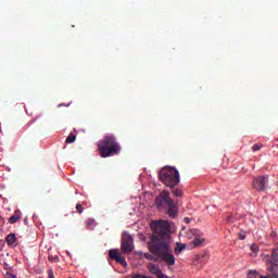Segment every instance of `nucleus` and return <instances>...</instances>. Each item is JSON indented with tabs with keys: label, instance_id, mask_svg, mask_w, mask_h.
Listing matches in <instances>:
<instances>
[{
	"label": "nucleus",
	"instance_id": "3",
	"mask_svg": "<svg viewBox=\"0 0 278 278\" xmlns=\"http://www.w3.org/2000/svg\"><path fill=\"white\" fill-rule=\"evenodd\" d=\"M155 205L157 210L167 212L169 218H175V216H177V204H175V200L170 198V192L168 190H163L155 198Z\"/></svg>",
	"mask_w": 278,
	"mask_h": 278
},
{
	"label": "nucleus",
	"instance_id": "4",
	"mask_svg": "<svg viewBox=\"0 0 278 278\" xmlns=\"http://www.w3.org/2000/svg\"><path fill=\"white\" fill-rule=\"evenodd\" d=\"M159 178L160 181H162V184H164V186L167 188H175L176 186H179V170H177L175 167H163L159 173Z\"/></svg>",
	"mask_w": 278,
	"mask_h": 278
},
{
	"label": "nucleus",
	"instance_id": "7",
	"mask_svg": "<svg viewBox=\"0 0 278 278\" xmlns=\"http://www.w3.org/2000/svg\"><path fill=\"white\" fill-rule=\"evenodd\" d=\"M190 233L193 236L191 244H193L194 248L203 247V244H205V238H203V232L201 230L191 229Z\"/></svg>",
	"mask_w": 278,
	"mask_h": 278
},
{
	"label": "nucleus",
	"instance_id": "24",
	"mask_svg": "<svg viewBox=\"0 0 278 278\" xmlns=\"http://www.w3.org/2000/svg\"><path fill=\"white\" fill-rule=\"evenodd\" d=\"M229 220H231V216H228V217L226 218V223H229Z\"/></svg>",
	"mask_w": 278,
	"mask_h": 278
},
{
	"label": "nucleus",
	"instance_id": "19",
	"mask_svg": "<svg viewBox=\"0 0 278 278\" xmlns=\"http://www.w3.org/2000/svg\"><path fill=\"white\" fill-rule=\"evenodd\" d=\"M76 210L78 212V214H84V206L81 204H76Z\"/></svg>",
	"mask_w": 278,
	"mask_h": 278
},
{
	"label": "nucleus",
	"instance_id": "12",
	"mask_svg": "<svg viewBox=\"0 0 278 278\" xmlns=\"http://www.w3.org/2000/svg\"><path fill=\"white\" fill-rule=\"evenodd\" d=\"M5 240H7V244H9V247H14V244H16V235L10 233L7 236Z\"/></svg>",
	"mask_w": 278,
	"mask_h": 278
},
{
	"label": "nucleus",
	"instance_id": "22",
	"mask_svg": "<svg viewBox=\"0 0 278 278\" xmlns=\"http://www.w3.org/2000/svg\"><path fill=\"white\" fill-rule=\"evenodd\" d=\"M5 278H16V275H13L12 273H7Z\"/></svg>",
	"mask_w": 278,
	"mask_h": 278
},
{
	"label": "nucleus",
	"instance_id": "11",
	"mask_svg": "<svg viewBox=\"0 0 278 278\" xmlns=\"http://www.w3.org/2000/svg\"><path fill=\"white\" fill-rule=\"evenodd\" d=\"M23 218V215L21 214V211H15L14 214L9 218V223L11 225H14L16 223H18V220H21Z\"/></svg>",
	"mask_w": 278,
	"mask_h": 278
},
{
	"label": "nucleus",
	"instance_id": "20",
	"mask_svg": "<svg viewBox=\"0 0 278 278\" xmlns=\"http://www.w3.org/2000/svg\"><path fill=\"white\" fill-rule=\"evenodd\" d=\"M132 278H151V277L144 276V275H140V274H135V275L132 276Z\"/></svg>",
	"mask_w": 278,
	"mask_h": 278
},
{
	"label": "nucleus",
	"instance_id": "17",
	"mask_svg": "<svg viewBox=\"0 0 278 278\" xmlns=\"http://www.w3.org/2000/svg\"><path fill=\"white\" fill-rule=\"evenodd\" d=\"M257 277H260V274H257V271L255 270H250L248 273V278H257Z\"/></svg>",
	"mask_w": 278,
	"mask_h": 278
},
{
	"label": "nucleus",
	"instance_id": "13",
	"mask_svg": "<svg viewBox=\"0 0 278 278\" xmlns=\"http://www.w3.org/2000/svg\"><path fill=\"white\" fill-rule=\"evenodd\" d=\"M86 225H87V229L92 230L97 226V223L94 222V219L89 218L87 219Z\"/></svg>",
	"mask_w": 278,
	"mask_h": 278
},
{
	"label": "nucleus",
	"instance_id": "2",
	"mask_svg": "<svg viewBox=\"0 0 278 278\" xmlns=\"http://www.w3.org/2000/svg\"><path fill=\"white\" fill-rule=\"evenodd\" d=\"M98 151L101 157H113L121 153V143L116 141L114 135H106L98 141Z\"/></svg>",
	"mask_w": 278,
	"mask_h": 278
},
{
	"label": "nucleus",
	"instance_id": "25",
	"mask_svg": "<svg viewBox=\"0 0 278 278\" xmlns=\"http://www.w3.org/2000/svg\"><path fill=\"white\" fill-rule=\"evenodd\" d=\"M247 238L245 236H240V240H244Z\"/></svg>",
	"mask_w": 278,
	"mask_h": 278
},
{
	"label": "nucleus",
	"instance_id": "10",
	"mask_svg": "<svg viewBox=\"0 0 278 278\" xmlns=\"http://www.w3.org/2000/svg\"><path fill=\"white\" fill-rule=\"evenodd\" d=\"M109 257L111 260H115L117 264H121L122 266H127V261L121 253H118V250H110L109 251Z\"/></svg>",
	"mask_w": 278,
	"mask_h": 278
},
{
	"label": "nucleus",
	"instance_id": "6",
	"mask_svg": "<svg viewBox=\"0 0 278 278\" xmlns=\"http://www.w3.org/2000/svg\"><path fill=\"white\" fill-rule=\"evenodd\" d=\"M252 187L254 190H257V192H266V189L268 188V178L267 176H258L253 179Z\"/></svg>",
	"mask_w": 278,
	"mask_h": 278
},
{
	"label": "nucleus",
	"instance_id": "14",
	"mask_svg": "<svg viewBox=\"0 0 278 278\" xmlns=\"http://www.w3.org/2000/svg\"><path fill=\"white\" fill-rule=\"evenodd\" d=\"M251 251L253 252L251 254L252 257H257V251H260V247H257V244L253 243L251 247H250Z\"/></svg>",
	"mask_w": 278,
	"mask_h": 278
},
{
	"label": "nucleus",
	"instance_id": "8",
	"mask_svg": "<svg viewBox=\"0 0 278 278\" xmlns=\"http://www.w3.org/2000/svg\"><path fill=\"white\" fill-rule=\"evenodd\" d=\"M134 251V238L129 235L122 237V253H131Z\"/></svg>",
	"mask_w": 278,
	"mask_h": 278
},
{
	"label": "nucleus",
	"instance_id": "15",
	"mask_svg": "<svg viewBox=\"0 0 278 278\" xmlns=\"http://www.w3.org/2000/svg\"><path fill=\"white\" fill-rule=\"evenodd\" d=\"M77 140V136L70 134L65 140L66 144H73Z\"/></svg>",
	"mask_w": 278,
	"mask_h": 278
},
{
	"label": "nucleus",
	"instance_id": "23",
	"mask_svg": "<svg viewBox=\"0 0 278 278\" xmlns=\"http://www.w3.org/2000/svg\"><path fill=\"white\" fill-rule=\"evenodd\" d=\"M185 247H180L178 250V253H181V251H184Z\"/></svg>",
	"mask_w": 278,
	"mask_h": 278
},
{
	"label": "nucleus",
	"instance_id": "9",
	"mask_svg": "<svg viewBox=\"0 0 278 278\" xmlns=\"http://www.w3.org/2000/svg\"><path fill=\"white\" fill-rule=\"evenodd\" d=\"M147 268L150 275H153L156 278H168L166 274L162 273V268H160V265H155L154 263H149Z\"/></svg>",
	"mask_w": 278,
	"mask_h": 278
},
{
	"label": "nucleus",
	"instance_id": "16",
	"mask_svg": "<svg viewBox=\"0 0 278 278\" xmlns=\"http://www.w3.org/2000/svg\"><path fill=\"white\" fill-rule=\"evenodd\" d=\"M172 190V194H174V197H182L184 194V191H181V189H178V188H170Z\"/></svg>",
	"mask_w": 278,
	"mask_h": 278
},
{
	"label": "nucleus",
	"instance_id": "1",
	"mask_svg": "<svg viewBox=\"0 0 278 278\" xmlns=\"http://www.w3.org/2000/svg\"><path fill=\"white\" fill-rule=\"evenodd\" d=\"M152 235L147 247L150 253H143L149 262H165L166 266H175V255L170 249V224L164 219L150 223Z\"/></svg>",
	"mask_w": 278,
	"mask_h": 278
},
{
	"label": "nucleus",
	"instance_id": "5",
	"mask_svg": "<svg viewBox=\"0 0 278 278\" xmlns=\"http://www.w3.org/2000/svg\"><path fill=\"white\" fill-rule=\"evenodd\" d=\"M263 262L267 266L268 273H271V278H278V249H274L271 254H263Z\"/></svg>",
	"mask_w": 278,
	"mask_h": 278
},
{
	"label": "nucleus",
	"instance_id": "21",
	"mask_svg": "<svg viewBox=\"0 0 278 278\" xmlns=\"http://www.w3.org/2000/svg\"><path fill=\"white\" fill-rule=\"evenodd\" d=\"M48 278H55V275L53 274V269H48Z\"/></svg>",
	"mask_w": 278,
	"mask_h": 278
},
{
	"label": "nucleus",
	"instance_id": "18",
	"mask_svg": "<svg viewBox=\"0 0 278 278\" xmlns=\"http://www.w3.org/2000/svg\"><path fill=\"white\" fill-rule=\"evenodd\" d=\"M262 147H264V144L262 143H255L253 147H252V151H260L262 149Z\"/></svg>",
	"mask_w": 278,
	"mask_h": 278
}]
</instances>
